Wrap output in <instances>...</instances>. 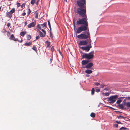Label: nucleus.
<instances>
[{
  "label": "nucleus",
  "mask_w": 130,
  "mask_h": 130,
  "mask_svg": "<svg viewBox=\"0 0 130 130\" xmlns=\"http://www.w3.org/2000/svg\"><path fill=\"white\" fill-rule=\"evenodd\" d=\"M77 4L79 7L77 9H75L74 11L80 15L84 17L86 15L85 0H77Z\"/></svg>",
  "instance_id": "nucleus-1"
},
{
  "label": "nucleus",
  "mask_w": 130,
  "mask_h": 130,
  "mask_svg": "<svg viewBox=\"0 0 130 130\" xmlns=\"http://www.w3.org/2000/svg\"><path fill=\"white\" fill-rule=\"evenodd\" d=\"M87 31H85L80 35H77V38L79 39H90V35L89 31L88 28L87 29Z\"/></svg>",
  "instance_id": "nucleus-2"
},
{
  "label": "nucleus",
  "mask_w": 130,
  "mask_h": 130,
  "mask_svg": "<svg viewBox=\"0 0 130 130\" xmlns=\"http://www.w3.org/2000/svg\"><path fill=\"white\" fill-rule=\"evenodd\" d=\"M79 16H80L79 14H78ZM82 17V16H81ZM86 17V18H82L81 19H79L77 21L76 23L77 25H84V26H88V22L87 21V18L86 17V15H85L83 17Z\"/></svg>",
  "instance_id": "nucleus-3"
},
{
  "label": "nucleus",
  "mask_w": 130,
  "mask_h": 130,
  "mask_svg": "<svg viewBox=\"0 0 130 130\" xmlns=\"http://www.w3.org/2000/svg\"><path fill=\"white\" fill-rule=\"evenodd\" d=\"M94 54L93 51H91L88 53H84L82 55V57L88 60L91 59L94 57Z\"/></svg>",
  "instance_id": "nucleus-4"
},
{
  "label": "nucleus",
  "mask_w": 130,
  "mask_h": 130,
  "mask_svg": "<svg viewBox=\"0 0 130 130\" xmlns=\"http://www.w3.org/2000/svg\"><path fill=\"white\" fill-rule=\"evenodd\" d=\"M91 42V39H87L86 40H83L79 42V46L81 45H87L88 43L90 44Z\"/></svg>",
  "instance_id": "nucleus-5"
},
{
  "label": "nucleus",
  "mask_w": 130,
  "mask_h": 130,
  "mask_svg": "<svg viewBox=\"0 0 130 130\" xmlns=\"http://www.w3.org/2000/svg\"><path fill=\"white\" fill-rule=\"evenodd\" d=\"M88 26H80L77 29L76 33H80L82 31H85L88 29Z\"/></svg>",
  "instance_id": "nucleus-6"
},
{
  "label": "nucleus",
  "mask_w": 130,
  "mask_h": 130,
  "mask_svg": "<svg viewBox=\"0 0 130 130\" xmlns=\"http://www.w3.org/2000/svg\"><path fill=\"white\" fill-rule=\"evenodd\" d=\"M118 97L117 95H115L109 97L108 98L109 102L110 103H113L116 100V99Z\"/></svg>",
  "instance_id": "nucleus-7"
},
{
  "label": "nucleus",
  "mask_w": 130,
  "mask_h": 130,
  "mask_svg": "<svg viewBox=\"0 0 130 130\" xmlns=\"http://www.w3.org/2000/svg\"><path fill=\"white\" fill-rule=\"evenodd\" d=\"M91 47V45L90 43V44H89V45L86 46L81 47L80 48L83 50H85L87 52H88Z\"/></svg>",
  "instance_id": "nucleus-8"
},
{
  "label": "nucleus",
  "mask_w": 130,
  "mask_h": 130,
  "mask_svg": "<svg viewBox=\"0 0 130 130\" xmlns=\"http://www.w3.org/2000/svg\"><path fill=\"white\" fill-rule=\"evenodd\" d=\"M36 21H34L32 23L29 24L27 27L29 28H30L31 27H34L36 25Z\"/></svg>",
  "instance_id": "nucleus-9"
},
{
  "label": "nucleus",
  "mask_w": 130,
  "mask_h": 130,
  "mask_svg": "<svg viewBox=\"0 0 130 130\" xmlns=\"http://www.w3.org/2000/svg\"><path fill=\"white\" fill-rule=\"evenodd\" d=\"M42 31L43 32V33H42V32L40 31H39V35L41 37H44L45 36L46 34V31L44 30V29H42Z\"/></svg>",
  "instance_id": "nucleus-10"
},
{
  "label": "nucleus",
  "mask_w": 130,
  "mask_h": 130,
  "mask_svg": "<svg viewBox=\"0 0 130 130\" xmlns=\"http://www.w3.org/2000/svg\"><path fill=\"white\" fill-rule=\"evenodd\" d=\"M93 65V64L92 63H90L88 64H87L86 66L85 67L87 69L90 68Z\"/></svg>",
  "instance_id": "nucleus-11"
},
{
  "label": "nucleus",
  "mask_w": 130,
  "mask_h": 130,
  "mask_svg": "<svg viewBox=\"0 0 130 130\" xmlns=\"http://www.w3.org/2000/svg\"><path fill=\"white\" fill-rule=\"evenodd\" d=\"M10 39L12 40H13L14 41H19L18 40L17 38H15L13 34L11 35Z\"/></svg>",
  "instance_id": "nucleus-12"
},
{
  "label": "nucleus",
  "mask_w": 130,
  "mask_h": 130,
  "mask_svg": "<svg viewBox=\"0 0 130 130\" xmlns=\"http://www.w3.org/2000/svg\"><path fill=\"white\" fill-rule=\"evenodd\" d=\"M89 61L88 60H83L82 62V64L83 65H85L87 64Z\"/></svg>",
  "instance_id": "nucleus-13"
},
{
  "label": "nucleus",
  "mask_w": 130,
  "mask_h": 130,
  "mask_svg": "<svg viewBox=\"0 0 130 130\" xmlns=\"http://www.w3.org/2000/svg\"><path fill=\"white\" fill-rule=\"evenodd\" d=\"M12 16V13L10 12H7L6 13V16L7 17L10 18Z\"/></svg>",
  "instance_id": "nucleus-14"
},
{
  "label": "nucleus",
  "mask_w": 130,
  "mask_h": 130,
  "mask_svg": "<svg viewBox=\"0 0 130 130\" xmlns=\"http://www.w3.org/2000/svg\"><path fill=\"white\" fill-rule=\"evenodd\" d=\"M47 24L46 23H44L43 24H42L41 25V26H42V29H45L46 28V24Z\"/></svg>",
  "instance_id": "nucleus-15"
},
{
  "label": "nucleus",
  "mask_w": 130,
  "mask_h": 130,
  "mask_svg": "<svg viewBox=\"0 0 130 130\" xmlns=\"http://www.w3.org/2000/svg\"><path fill=\"white\" fill-rule=\"evenodd\" d=\"M92 71L88 69H87L85 71V73L88 74H91L92 73Z\"/></svg>",
  "instance_id": "nucleus-16"
},
{
  "label": "nucleus",
  "mask_w": 130,
  "mask_h": 130,
  "mask_svg": "<svg viewBox=\"0 0 130 130\" xmlns=\"http://www.w3.org/2000/svg\"><path fill=\"white\" fill-rule=\"evenodd\" d=\"M125 106L127 107L128 108H130V102H127L126 103H124Z\"/></svg>",
  "instance_id": "nucleus-17"
},
{
  "label": "nucleus",
  "mask_w": 130,
  "mask_h": 130,
  "mask_svg": "<svg viewBox=\"0 0 130 130\" xmlns=\"http://www.w3.org/2000/svg\"><path fill=\"white\" fill-rule=\"evenodd\" d=\"M123 98V97H121L120 98V99L118 100L116 102V103L117 104H119L120 103H121L122 101V100L121 99H121V98Z\"/></svg>",
  "instance_id": "nucleus-18"
},
{
  "label": "nucleus",
  "mask_w": 130,
  "mask_h": 130,
  "mask_svg": "<svg viewBox=\"0 0 130 130\" xmlns=\"http://www.w3.org/2000/svg\"><path fill=\"white\" fill-rule=\"evenodd\" d=\"M27 32L26 31L22 32L20 33V35L21 36H23Z\"/></svg>",
  "instance_id": "nucleus-19"
},
{
  "label": "nucleus",
  "mask_w": 130,
  "mask_h": 130,
  "mask_svg": "<svg viewBox=\"0 0 130 130\" xmlns=\"http://www.w3.org/2000/svg\"><path fill=\"white\" fill-rule=\"evenodd\" d=\"M37 27L40 29L42 30V29H42V26L40 24H38L37 25Z\"/></svg>",
  "instance_id": "nucleus-20"
},
{
  "label": "nucleus",
  "mask_w": 130,
  "mask_h": 130,
  "mask_svg": "<svg viewBox=\"0 0 130 130\" xmlns=\"http://www.w3.org/2000/svg\"><path fill=\"white\" fill-rule=\"evenodd\" d=\"M95 92V89L94 88H93L91 91V94L92 95H93L94 94Z\"/></svg>",
  "instance_id": "nucleus-21"
},
{
  "label": "nucleus",
  "mask_w": 130,
  "mask_h": 130,
  "mask_svg": "<svg viewBox=\"0 0 130 130\" xmlns=\"http://www.w3.org/2000/svg\"><path fill=\"white\" fill-rule=\"evenodd\" d=\"M103 95L104 96H108L109 95V94L107 92L105 93H103Z\"/></svg>",
  "instance_id": "nucleus-22"
},
{
  "label": "nucleus",
  "mask_w": 130,
  "mask_h": 130,
  "mask_svg": "<svg viewBox=\"0 0 130 130\" xmlns=\"http://www.w3.org/2000/svg\"><path fill=\"white\" fill-rule=\"evenodd\" d=\"M27 37L28 40H29L31 38V36L30 35H27Z\"/></svg>",
  "instance_id": "nucleus-23"
},
{
  "label": "nucleus",
  "mask_w": 130,
  "mask_h": 130,
  "mask_svg": "<svg viewBox=\"0 0 130 130\" xmlns=\"http://www.w3.org/2000/svg\"><path fill=\"white\" fill-rule=\"evenodd\" d=\"M119 107L121 109H123L124 108L122 104H120L119 105Z\"/></svg>",
  "instance_id": "nucleus-24"
},
{
  "label": "nucleus",
  "mask_w": 130,
  "mask_h": 130,
  "mask_svg": "<svg viewBox=\"0 0 130 130\" xmlns=\"http://www.w3.org/2000/svg\"><path fill=\"white\" fill-rule=\"evenodd\" d=\"M46 43H47V47H50V42H48V41H46L45 42Z\"/></svg>",
  "instance_id": "nucleus-25"
},
{
  "label": "nucleus",
  "mask_w": 130,
  "mask_h": 130,
  "mask_svg": "<svg viewBox=\"0 0 130 130\" xmlns=\"http://www.w3.org/2000/svg\"><path fill=\"white\" fill-rule=\"evenodd\" d=\"M128 130L127 128H126L124 127H122L120 128L119 130Z\"/></svg>",
  "instance_id": "nucleus-26"
},
{
  "label": "nucleus",
  "mask_w": 130,
  "mask_h": 130,
  "mask_svg": "<svg viewBox=\"0 0 130 130\" xmlns=\"http://www.w3.org/2000/svg\"><path fill=\"white\" fill-rule=\"evenodd\" d=\"M15 12V9L14 8H12L10 11V12L12 13H12H14Z\"/></svg>",
  "instance_id": "nucleus-27"
},
{
  "label": "nucleus",
  "mask_w": 130,
  "mask_h": 130,
  "mask_svg": "<svg viewBox=\"0 0 130 130\" xmlns=\"http://www.w3.org/2000/svg\"><path fill=\"white\" fill-rule=\"evenodd\" d=\"M90 116L91 117L94 118L95 117V115L94 113H92L90 114Z\"/></svg>",
  "instance_id": "nucleus-28"
},
{
  "label": "nucleus",
  "mask_w": 130,
  "mask_h": 130,
  "mask_svg": "<svg viewBox=\"0 0 130 130\" xmlns=\"http://www.w3.org/2000/svg\"><path fill=\"white\" fill-rule=\"evenodd\" d=\"M74 19V18L73 23V25H74V28H75V27H76V26H75V22Z\"/></svg>",
  "instance_id": "nucleus-29"
},
{
  "label": "nucleus",
  "mask_w": 130,
  "mask_h": 130,
  "mask_svg": "<svg viewBox=\"0 0 130 130\" xmlns=\"http://www.w3.org/2000/svg\"><path fill=\"white\" fill-rule=\"evenodd\" d=\"M32 49L33 50L35 51L36 52H37V48L35 46H33V47L32 48Z\"/></svg>",
  "instance_id": "nucleus-30"
},
{
  "label": "nucleus",
  "mask_w": 130,
  "mask_h": 130,
  "mask_svg": "<svg viewBox=\"0 0 130 130\" xmlns=\"http://www.w3.org/2000/svg\"><path fill=\"white\" fill-rule=\"evenodd\" d=\"M48 25L49 26V27L51 31V25H50V22L48 20Z\"/></svg>",
  "instance_id": "nucleus-31"
},
{
  "label": "nucleus",
  "mask_w": 130,
  "mask_h": 130,
  "mask_svg": "<svg viewBox=\"0 0 130 130\" xmlns=\"http://www.w3.org/2000/svg\"><path fill=\"white\" fill-rule=\"evenodd\" d=\"M35 17L36 18H37L38 15V13L37 12H36L35 13Z\"/></svg>",
  "instance_id": "nucleus-32"
},
{
  "label": "nucleus",
  "mask_w": 130,
  "mask_h": 130,
  "mask_svg": "<svg viewBox=\"0 0 130 130\" xmlns=\"http://www.w3.org/2000/svg\"><path fill=\"white\" fill-rule=\"evenodd\" d=\"M35 2V0H32L31 2V3L33 5L34 4Z\"/></svg>",
  "instance_id": "nucleus-33"
},
{
  "label": "nucleus",
  "mask_w": 130,
  "mask_h": 130,
  "mask_svg": "<svg viewBox=\"0 0 130 130\" xmlns=\"http://www.w3.org/2000/svg\"><path fill=\"white\" fill-rule=\"evenodd\" d=\"M31 44V43L30 42H29L28 43H26L25 44L27 46H28L30 45Z\"/></svg>",
  "instance_id": "nucleus-34"
},
{
  "label": "nucleus",
  "mask_w": 130,
  "mask_h": 130,
  "mask_svg": "<svg viewBox=\"0 0 130 130\" xmlns=\"http://www.w3.org/2000/svg\"><path fill=\"white\" fill-rule=\"evenodd\" d=\"M104 84L102 83L100 85V87L102 88L104 86Z\"/></svg>",
  "instance_id": "nucleus-35"
},
{
  "label": "nucleus",
  "mask_w": 130,
  "mask_h": 130,
  "mask_svg": "<svg viewBox=\"0 0 130 130\" xmlns=\"http://www.w3.org/2000/svg\"><path fill=\"white\" fill-rule=\"evenodd\" d=\"M118 125L117 124H115L113 126L115 127H118Z\"/></svg>",
  "instance_id": "nucleus-36"
},
{
  "label": "nucleus",
  "mask_w": 130,
  "mask_h": 130,
  "mask_svg": "<svg viewBox=\"0 0 130 130\" xmlns=\"http://www.w3.org/2000/svg\"><path fill=\"white\" fill-rule=\"evenodd\" d=\"M95 84L96 86H98L100 85V84L99 83L96 82L95 83Z\"/></svg>",
  "instance_id": "nucleus-37"
},
{
  "label": "nucleus",
  "mask_w": 130,
  "mask_h": 130,
  "mask_svg": "<svg viewBox=\"0 0 130 130\" xmlns=\"http://www.w3.org/2000/svg\"><path fill=\"white\" fill-rule=\"evenodd\" d=\"M31 13V11L30 9H28V14H29Z\"/></svg>",
  "instance_id": "nucleus-38"
},
{
  "label": "nucleus",
  "mask_w": 130,
  "mask_h": 130,
  "mask_svg": "<svg viewBox=\"0 0 130 130\" xmlns=\"http://www.w3.org/2000/svg\"><path fill=\"white\" fill-rule=\"evenodd\" d=\"M100 90L99 89H96V92H99L100 91Z\"/></svg>",
  "instance_id": "nucleus-39"
},
{
  "label": "nucleus",
  "mask_w": 130,
  "mask_h": 130,
  "mask_svg": "<svg viewBox=\"0 0 130 130\" xmlns=\"http://www.w3.org/2000/svg\"><path fill=\"white\" fill-rule=\"evenodd\" d=\"M25 6V4H23L21 6V7L22 8H23Z\"/></svg>",
  "instance_id": "nucleus-40"
},
{
  "label": "nucleus",
  "mask_w": 130,
  "mask_h": 130,
  "mask_svg": "<svg viewBox=\"0 0 130 130\" xmlns=\"http://www.w3.org/2000/svg\"><path fill=\"white\" fill-rule=\"evenodd\" d=\"M39 38H40V37H39V35L37 36L36 37V40H37V39H39Z\"/></svg>",
  "instance_id": "nucleus-41"
},
{
  "label": "nucleus",
  "mask_w": 130,
  "mask_h": 130,
  "mask_svg": "<svg viewBox=\"0 0 130 130\" xmlns=\"http://www.w3.org/2000/svg\"><path fill=\"white\" fill-rule=\"evenodd\" d=\"M17 5L18 7H19L20 6V4L19 3H17Z\"/></svg>",
  "instance_id": "nucleus-42"
},
{
  "label": "nucleus",
  "mask_w": 130,
  "mask_h": 130,
  "mask_svg": "<svg viewBox=\"0 0 130 130\" xmlns=\"http://www.w3.org/2000/svg\"><path fill=\"white\" fill-rule=\"evenodd\" d=\"M26 14V13L25 12H24L22 14V15L23 16H25Z\"/></svg>",
  "instance_id": "nucleus-43"
},
{
  "label": "nucleus",
  "mask_w": 130,
  "mask_h": 130,
  "mask_svg": "<svg viewBox=\"0 0 130 130\" xmlns=\"http://www.w3.org/2000/svg\"><path fill=\"white\" fill-rule=\"evenodd\" d=\"M10 24L9 23H8L7 24V26L8 27H9L10 26Z\"/></svg>",
  "instance_id": "nucleus-44"
},
{
  "label": "nucleus",
  "mask_w": 130,
  "mask_h": 130,
  "mask_svg": "<svg viewBox=\"0 0 130 130\" xmlns=\"http://www.w3.org/2000/svg\"><path fill=\"white\" fill-rule=\"evenodd\" d=\"M54 48L53 47H51V50L52 51H53V50H54Z\"/></svg>",
  "instance_id": "nucleus-45"
},
{
  "label": "nucleus",
  "mask_w": 130,
  "mask_h": 130,
  "mask_svg": "<svg viewBox=\"0 0 130 130\" xmlns=\"http://www.w3.org/2000/svg\"><path fill=\"white\" fill-rule=\"evenodd\" d=\"M27 24V22L26 21L25 23V25L26 26Z\"/></svg>",
  "instance_id": "nucleus-46"
},
{
  "label": "nucleus",
  "mask_w": 130,
  "mask_h": 130,
  "mask_svg": "<svg viewBox=\"0 0 130 130\" xmlns=\"http://www.w3.org/2000/svg\"><path fill=\"white\" fill-rule=\"evenodd\" d=\"M86 76L87 77H89L90 76V75H88V74H87V75H86Z\"/></svg>",
  "instance_id": "nucleus-47"
},
{
  "label": "nucleus",
  "mask_w": 130,
  "mask_h": 130,
  "mask_svg": "<svg viewBox=\"0 0 130 130\" xmlns=\"http://www.w3.org/2000/svg\"><path fill=\"white\" fill-rule=\"evenodd\" d=\"M127 98L128 100L130 99V97H128Z\"/></svg>",
  "instance_id": "nucleus-48"
},
{
  "label": "nucleus",
  "mask_w": 130,
  "mask_h": 130,
  "mask_svg": "<svg viewBox=\"0 0 130 130\" xmlns=\"http://www.w3.org/2000/svg\"><path fill=\"white\" fill-rule=\"evenodd\" d=\"M38 1H39V0H37V3H36V4H37V5H38Z\"/></svg>",
  "instance_id": "nucleus-49"
},
{
  "label": "nucleus",
  "mask_w": 130,
  "mask_h": 130,
  "mask_svg": "<svg viewBox=\"0 0 130 130\" xmlns=\"http://www.w3.org/2000/svg\"><path fill=\"white\" fill-rule=\"evenodd\" d=\"M64 1H65L66 2H67V0H64Z\"/></svg>",
  "instance_id": "nucleus-50"
},
{
  "label": "nucleus",
  "mask_w": 130,
  "mask_h": 130,
  "mask_svg": "<svg viewBox=\"0 0 130 130\" xmlns=\"http://www.w3.org/2000/svg\"><path fill=\"white\" fill-rule=\"evenodd\" d=\"M117 123H118V124H121V122H117Z\"/></svg>",
  "instance_id": "nucleus-51"
},
{
  "label": "nucleus",
  "mask_w": 130,
  "mask_h": 130,
  "mask_svg": "<svg viewBox=\"0 0 130 130\" xmlns=\"http://www.w3.org/2000/svg\"><path fill=\"white\" fill-rule=\"evenodd\" d=\"M1 7H0V10L1 9Z\"/></svg>",
  "instance_id": "nucleus-52"
},
{
  "label": "nucleus",
  "mask_w": 130,
  "mask_h": 130,
  "mask_svg": "<svg viewBox=\"0 0 130 130\" xmlns=\"http://www.w3.org/2000/svg\"><path fill=\"white\" fill-rule=\"evenodd\" d=\"M124 101H125V100H124V101H123V102H124Z\"/></svg>",
  "instance_id": "nucleus-53"
},
{
  "label": "nucleus",
  "mask_w": 130,
  "mask_h": 130,
  "mask_svg": "<svg viewBox=\"0 0 130 130\" xmlns=\"http://www.w3.org/2000/svg\"><path fill=\"white\" fill-rule=\"evenodd\" d=\"M22 42V41H21V42Z\"/></svg>",
  "instance_id": "nucleus-54"
},
{
  "label": "nucleus",
  "mask_w": 130,
  "mask_h": 130,
  "mask_svg": "<svg viewBox=\"0 0 130 130\" xmlns=\"http://www.w3.org/2000/svg\"><path fill=\"white\" fill-rule=\"evenodd\" d=\"M116 122H118V121H116Z\"/></svg>",
  "instance_id": "nucleus-55"
},
{
  "label": "nucleus",
  "mask_w": 130,
  "mask_h": 130,
  "mask_svg": "<svg viewBox=\"0 0 130 130\" xmlns=\"http://www.w3.org/2000/svg\"><path fill=\"white\" fill-rule=\"evenodd\" d=\"M83 67V68H85L84 67Z\"/></svg>",
  "instance_id": "nucleus-56"
}]
</instances>
